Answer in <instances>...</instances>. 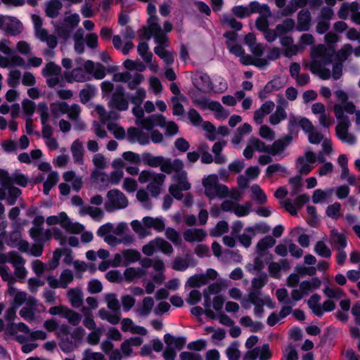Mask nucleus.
<instances>
[{
  "instance_id": "69168bd1",
  "label": "nucleus",
  "mask_w": 360,
  "mask_h": 360,
  "mask_svg": "<svg viewBox=\"0 0 360 360\" xmlns=\"http://www.w3.org/2000/svg\"><path fill=\"white\" fill-rule=\"evenodd\" d=\"M21 73L18 70H15L9 73L8 84L12 88L16 87L20 84Z\"/></svg>"
},
{
  "instance_id": "de8ad7c7",
  "label": "nucleus",
  "mask_w": 360,
  "mask_h": 360,
  "mask_svg": "<svg viewBox=\"0 0 360 360\" xmlns=\"http://www.w3.org/2000/svg\"><path fill=\"white\" fill-rule=\"evenodd\" d=\"M302 177L300 175H296L290 178L289 184L292 186L291 195H295L299 193L302 189V184L301 183Z\"/></svg>"
},
{
  "instance_id": "aec40b11",
  "label": "nucleus",
  "mask_w": 360,
  "mask_h": 360,
  "mask_svg": "<svg viewBox=\"0 0 360 360\" xmlns=\"http://www.w3.org/2000/svg\"><path fill=\"white\" fill-rule=\"evenodd\" d=\"M264 256L257 255L253 261V264L248 263L245 265L246 270L250 274H254V271H257L258 274L263 272L264 269V262L262 259Z\"/></svg>"
},
{
  "instance_id": "a878e982",
  "label": "nucleus",
  "mask_w": 360,
  "mask_h": 360,
  "mask_svg": "<svg viewBox=\"0 0 360 360\" xmlns=\"http://www.w3.org/2000/svg\"><path fill=\"white\" fill-rule=\"evenodd\" d=\"M96 88L91 84H86L85 88L79 91L81 103L85 104L90 101L95 94Z\"/></svg>"
},
{
  "instance_id": "f03ea898",
  "label": "nucleus",
  "mask_w": 360,
  "mask_h": 360,
  "mask_svg": "<svg viewBox=\"0 0 360 360\" xmlns=\"http://www.w3.org/2000/svg\"><path fill=\"white\" fill-rule=\"evenodd\" d=\"M333 111L335 116L338 121V124L335 127V133L338 138L340 141H344L345 136L349 133L348 129L351 125L349 118L345 115V112L349 115H352L355 112V105L353 102H349L344 106L339 103L334 105Z\"/></svg>"
},
{
  "instance_id": "774afa93",
  "label": "nucleus",
  "mask_w": 360,
  "mask_h": 360,
  "mask_svg": "<svg viewBox=\"0 0 360 360\" xmlns=\"http://www.w3.org/2000/svg\"><path fill=\"white\" fill-rule=\"evenodd\" d=\"M202 299V294L198 290H192L189 294L188 297L186 299V302L189 305H195L198 304Z\"/></svg>"
},
{
  "instance_id": "ea45409f",
  "label": "nucleus",
  "mask_w": 360,
  "mask_h": 360,
  "mask_svg": "<svg viewBox=\"0 0 360 360\" xmlns=\"http://www.w3.org/2000/svg\"><path fill=\"white\" fill-rule=\"evenodd\" d=\"M296 164L300 167L299 168V172L302 175H307L312 170V167L307 162L304 156H299L296 159Z\"/></svg>"
},
{
  "instance_id": "6ab92c4d",
  "label": "nucleus",
  "mask_w": 360,
  "mask_h": 360,
  "mask_svg": "<svg viewBox=\"0 0 360 360\" xmlns=\"http://www.w3.org/2000/svg\"><path fill=\"white\" fill-rule=\"evenodd\" d=\"M146 271L141 268L127 267L124 271V276L127 282L131 283L135 278H140L146 275Z\"/></svg>"
},
{
  "instance_id": "bf43d9fd",
  "label": "nucleus",
  "mask_w": 360,
  "mask_h": 360,
  "mask_svg": "<svg viewBox=\"0 0 360 360\" xmlns=\"http://www.w3.org/2000/svg\"><path fill=\"white\" fill-rule=\"evenodd\" d=\"M122 158L124 160L135 165H140L142 161L139 154L132 152L126 151L122 153Z\"/></svg>"
},
{
  "instance_id": "393cba45",
  "label": "nucleus",
  "mask_w": 360,
  "mask_h": 360,
  "mask_svg": "<svg viewBox=\"0 0 360 360\" xmlns=\"http://www.w3.org/2000/svg\"><path fill=\"white\" fill-rule=\"evenodd\" d=\"M59 179L57 172L51 171L48 175L47 179L43 184V192L45 195H48L51 189L58 183Z\"/></svg>"
},
{
  "instance_id": "4d7b16f0",
  "label": "nucleus",
  "mask_w": 360,
  "mask_h": 360,
  "mask_svg": "<svg viewBox=\"0 0 360 360\" xmlns=\"http://www.w3.org/2000/svg\"><path fill=\"white\" fill-rule=\"evenodd\" d=\"M11 181H12V185L15 184L21 187H26L28 183L27 177L25 174L17 172L12 174Z\"/></svg>"
},
{
  "instance_id": "5fc2aeb1",
  "label": "nucleus",
  "mask_w": 360,
  "mask_h": 360,
  "mask_svg": "<svg viewBox=\"0 0 360 360\" xmlns=\"http://www.w3.org/2000/svg\"><path fill=\"white\" fill-rule=\"evenodd\" d=\"M107 127L109 131H112L113 129H115L112 133L117 140H123L125 138L126 132L122 127L118 126L116 124L108 123Z\"/></svg>"
},
{
  "instance_id": "c756f323",
  "label": "nucleus",
  "mask_w": 360,
  "mask_h": 360,
  "mask_svg": "<svg viewBox=\"0 0 360 360\" xmlns=\"http://www.w3.org/2000/svg\"><path fill=\"white\" fill-rule=\"evenodd\" d=\"M63 318L68 319V322L74 326H77L82 320V316L79 313L68 307H66Z\"/></svg>"
},
{
  "instance_id": "2eb2a0df",
  "label": "nucleus",
  "mask_w": 360,
  "mask_h": 360,
  "mask_svg": "<svg viewBox=\"0 0 360 360\" xmlns=\"http://www.w3.org/2000/svg\"><path fill=\"white\" fill-rule=\"evenodd\" d=\"M13 230L6 237V244L11 248L17 247V244L21 240L22 235L20 230V224L15 221L13 224Z\"/></svg>"
},
{
  "instance_id": "a18cd8bd",
  "label": "nucleus",
  "mask_w": 360,
  "mask_h": 360,
  "mask_svg": "<svg viewBox=\"0 0 360 360\" xmlns=\"http://www.w3.org/2000/svg\"><path fill=\"white\" fill-rule=\"evenodd\" d=\"M22 108L23 113L31 117L35 112L36 110V104L34 101L25 98L22 102Z\"/></svg>"
},
{
  "instance_id": "4be33fe9",
  "label": "nucleus",
  "mask_w": 360,
  "mask_h": 360,
  "mask_svg": "<svg viewBox=\"0 0 360 360\" xmlns=\"http://www.w3.org/2000/svg\"><path fill=\"white\" fill-rule=\"evenodd\" d=\"M62 6L63 5L60 0H51L48 4L45 10L46 15L51 18H56Z\"/></svg>"
},
{
  "instance_id": "58836bf2",
  "label": "nucleus",
  "mask_w": 360,
  "mask_h": 360,
  "mask_svg": "<svg viewBox=\"0 0 360 360\" xmlns=\"http://www.w3.org/2000/svg\"><path fill=\"white\" fill-rule=\"evenodd\" d=\"M155 242L156 243V248L164 254H170L174 250L172 245L162 238H156Z\"/></svg>"
},
{
  "instance_id": "6e6552de",
  "label": "nucleus",
  "mask_w": 360,
  "mask_h": 360,
  "mask_svg": "<svg viewBox=\"0 0 360 360\" xmlns=\"http://www.w3.org/2000/svg\"><path fill=\"white\" fill-rule=\"evenodd\" d=\"M311 22V13L307 9H302L297 13L296 30L298 32H305L310 29Z\"/></svg>"
},
{
  "instance_id": "9d476101",
  "label": "nucleus",
  "mask_w": 360,
  "mask_h": 360,
  "mask_svg": "<svg viewBox=\"0 0 360 360\" xmlns=\"http://www.w3.org/2000/svg\"><path fill=\"white\" fill-rule=\"evenodd\" d=\"M276 239L271 236H266L260 239L256 245V253L261 256H265L268 253V249L275 245Z\"/></svg>"
},
{
  "instance_id": "13d9d810",
  "label": "nucleus",
  "mask_w": 360,
  "mask_h": 360,
  "mask_svg": "<svg viewBox=\"0 0 360 360\" xmlns=\"http://www.w3.org/2000/svg\"><path fill=\"white\" fill-rule=\"evenodd\" d=\"M323 293L330 299L338 300L344 295V292L342 289L337 288L333 289L326 285L323 289Z\"/></svg>"
},
{
  "instance_id": "423d86ee",
  "label": "nucleus",
  "mask_w": 360,
  "mask_h": 360,
  "mask_svg": "<svg viewBox=\"0 0 360 360\" xmlns=\"http://www.w3.org/2000/svg\"><path fill=\"white\" fill-rule=\"evenodd\" d=\"M314 60L320 59V62L323 65H329L335 59V50L333 47H326L323 44L318 45L314 49L311 53Z\"/></svg>"
},
{
  "instance_id": "c9c22d12",
  "label": "nucleus",
  "mask_w": 360,
  "mask_h": 360,
  "mask_svg": "<svg viewBox=\"0 0 360 360\" xmlns=\"http://www.w3.org/2000/svg\"><path fill=\"white\" fill-rule=\"evenodd\" d=\"M8 196L7 198V204L8 205H14L16 203L18 198L22 194V191L18 187L10 186L7 188Z\"/></svg>"
},
{
  "instance_id": "9b49d317",
  "label": "nucleus",
  "mask_w": 360,
  "mask_h": 360,
  "mask_svg": "<svg viewBox=\"0 0 360 360\" xmlns=\"http://www.w3.org/2000/svg\"><path fill=\"white\" fill-rule=\"evenodd\" d=\"M283 86L282 82L278 78L269 81L264 87L259 91V98L262 100L265 99L268 94L278 91Z\"/></svg>"
},
{
  "instance_id": "7c9ffc66",
  "label": "nucleus",
  "mask_w": 360,
  "mask_h": 360,
  "mask_svg": "<svg viewBox=\"0 0 360 360\" xmlns=\"http://www.w3.org/2000/svg\"><path fill=\"white\" fill-rule=\"evenodd\" d=\"M149 46L147 42H140L137 47V51L143 60L148 63H150L153 58V53L148 51Z\"/></svg>"
},
{
  "instance_id": "c85d7f7f",
  "label": "nucleus",
  "mask_w": 360,
  "mask_h": 360,
  "mask_svg": "<svg viewBox=\"0 0 360 360\" xmlns=\"http://www.w3.org/2000/svg\"><path fill=\"white\" fill-rule=\"evenodd\" d=\"M61 73V68L53 62L48 63L42 70L44 77L58 76Z\"/></svg>"
},
{
  "instance_id": "0e129e2a",
  "label": "nucleus",
  "mask_w": 360,
  "mask_h": 360,
  "mask_svg": "<svg viewBox=\"0 0 360 360\" xmlns=\"http://www.w3.org/2000/svg\"><path fill=\"white\" fill-rule=\"evenodd\" d=\"M189 266L188 260L181 257L174 259L172 268L176 271H184L188 269Z\"/></svg>"
},
{
  "instance_id": "79ce46f5",
  "label": "nucleus",
  "mask_w": 360,
  "mask_h": 360,
  "mask_svg": "<svg viewBox=\"0 0 360 360\" xmlns=\"http://www.w3.org/2000/svg\"><path fill=\"white\" fill-rule=\"evenodd\" d=\"M60 288H66L68 284L70 283L74 279L72 271L68 269H64L60 274Z\"/></svg>"
},
{
  "instance_id": "6e6d98bb",
  "label": "nucleus",
  "mask_w": 360,
  "mask_h": 360,
  "mask_svg": "<svg viewBox=\"0 0 360 360\" xmlns=\"http://www.w3.org/2000/svg\"><path fill=\"white\" fill-rule=\"evenodd\" d=\"M146 97V91L143 88H139L134 96L129 98L134 105H141Z\"/></svg>"
},
{
  "instance_id": "3c124183",
  "label": "nucleus",
  "mask_w": 360,
  "mask_h": 360,
  "mask_svg": "<svg viewBox=\"0 0 360 360\" xmlns=\"http://www.w3.org/2000/svg\"><path fill=\"white\" fill-rule=\"evenodd\" d=\"M8 263L12 264L14 266H23L25 260L18 252L11 250L8 252Z\"/></svg>"
},
{
  "instance_id": "338daca9",
  "label": "nucleus",
  "mask_w": 360,
  "mask_h": 360,
  "mask_svg": "<svg viewBox=\"0 0 360 360\" xmlns=\"http://www.w3.org/2000/svg\"><path fill=\"white\" fill-rule=\"evenodd\" d=\"M106 279L111 283H122L123 277L118 270H110L105 274Z\"/></svg>"
},
{
  "instance_id": "5701e85b",
  "label": "nucleus",
  "mask_w": 360,
  "mask_h": 360,
  "mask_svg": "<svg viewBox=\"0 0 360 360\" xmlns=\"http://www.w3.org/2000/svg\"><path fill=\"white\" fill-rule=\"evenodd\" d=\"M330 237L333 242L339 245L338 250L345 249L347 245L346 236L340 233L337 229H333L330 231Z\"/></svg>"
},
{
  "instance_id": "4468645a",
  "label": "nucleus",
  "mask_w": 360,
  "mask_h": 360,
  "mask_svg": "<svg viewBox=\"0 0 360 360\" xmlns=\"http://www.w3.org/2000/svg\"><path fill=\"white\" fill-rule=\"evenodd\" d=\"M51 116L58 119L61 114H66L70 110V105L65 101H56L50 104Z\"/></svg>"
},
{
  "instance_id": "412c9836",
  "label": "nucleus",
  "mask_w": 360,
  "mask_h": 360,
  "mask_svg": "<svg viewBox=\"0 0 360 360\" xmlns=\"http://www.w3.org/2000/svg\"><path fill=\"white\" fill-rule=\"evenodd\" d=\"M295 27V22L292 18L285 19L281 24H278L276 26V30L279 36L286 34L290 31H292Z\"/></svg>"
},
{
  "instance_id": "a211bd4d",
  "label": "nucleus",
  "mask_w": 360,
  "mask_h": 360,
  "mask_svg": "<svg viewBox=\"0 0 360 360\" xmlns=\"http://www.w3.org/2000/svg\"><path fill=\"white\" fill-rule=\"evenodd\" d=\"M70 303L75 308H79L83 303V293L79 289L71 288L68 292Z\"/></svg>"
},
{
  "instance_id": "e2e57ef3",
  "label": "nucleus",
  "mask_w": 360,
  "mask_h": 360,
  "mask_svg": "<svg viewBox=\"0 0 360 360\" xmlns=\"http://www.w3.org/2000/svg\"><path fill=\"white\" fill-rule=\"evenodd\" d=\"M35 311V308H29L24 307L20 310L19 314L25 321H32L34 319Z\"/></svg>"
},
{
  "instance_id": "dca6fc26",
  "label": "nucleus",
  "mask_w": 360,
  "mask_h": 360,
  "mask_svg": "<svg viewBox=\"0 0 360 360\" xmlns=\"http://www.w3.org/2000/svg\"><path fill=\"white\" fill-rule=\"evenodd\" d=\"M71 153L74 162L78 164H83L84 162V148L82 143L77 139L72 143Z\"/></svg>"
},
{
  "instance_id": "2f4dec72",
  "label": "nucleus",
  "mask_w": 360,
  "mask_h": 360,
  "mask_svg": "<svg viewBox=\"0 0 360 360\" xmlns=\"http://www.w3.org/2000/svg\"><path fill=\"white\" fill-rule=\"evenodd\" d=\"M314 252L319 256L323 258H330L332 255L330 249L322 240H319L316 243Z\"/></svg>"
},
{
  "instance_id": "8fccbe9b",
  "label": "nucleus",
  "mask_w": 360,
  "mask_h": 360,
  "mask_svg": "<svg viewBox=\"0 0 360 360\" xmlns=\"http://www.w3.org/2000/svg\"><path fill=\"white\" fill-rule=\"evenodd\" d=\"M251 208L252 203L248 201L244 205H238L233 212L237 217H242L248 215L251 211Z\"/></svg>"
},
{
  "instance_id": "680f3d73",
  "label": "nucleus",
  "mask_w": 360,
  "mask_h": 360,
  "mask_svg": "<svg viewBox=\"0 0 360 360\" xmlns=\"http://www.w3.org/2000/svg\"><path fill=\"white\" fill-rule=\"evenodd\" d=\"M231 11L236 17L240 19H244L250 16L248 8L243 5L233 6Z\"/></svg>"
},
{
  "instance_id": "f704fd0d",
  "label": "nucleus",
  "mask_w": 360,
  "mask_h": 360,
  "mask_svg": "<svg viewBox=\"0 0 360 360\" xmlns=\"http://www.w3.org/2000/svg\"><path fill=\"white\" fill-rule=\"evenodd\" d=\"M229 231V224L224 221L221 220L217 222L215 228L214 229L210 230V236L213 237H219L224 233H226Z\"/></svg>"
},
{
  "instance_id": "39448f33",
  "label": "nucleus",
  "mask_w": 360,
  "mask_h": 360,
  "mask_svg": "<svg viewBox=\"0 0 360 360\" xmlns=\"http://www.w3.org/2000/svg\"><path fill=\"white\" fill-rule=\"evenodd\" d=\"M193 103L203 110L209 108L214 111L216 112V118L218 120L226 119L229 115L228 111L223 108L219 101H212L209 102L207 98L202 97L193 99Z\"/></svg>"
},
{
  "instance_id": "f3484780",
  "label": "nucleus",
  "mask_w": 360,
  "mask_h": 360,
  "mask_svg": "<svg viewBox=\"0 0 360 360\" xmlns=\"http://www.w3.org/2000/svg\"><path fill=\"white\" fill-rule=\"evenodd\" d=\"M124 258V266H127L131 263H134L141 259V253L135 249H127L122 252Z\"/></svg>"
},
{
  "instance_id": "052dcab7",
  "label": "nucleus",
  "mask_w": 360,
  "mask_h": 360,
  "mask_svg": "<svg viewBox=\"0 0 360 360\" xmlns=\"http://www.w3.org/2000/svg\"><path fill=\"white\" fill-rule=\"evenodd\" d=\"M237 345L236 342H233L226 349V353L229 360H239L240 352L238 349Z\"/></svg>"
},
{
  "instance_id": "cd10ccee",
  "label": "nucleus",
  "mask_w": 360,
  "mask_h": 360,
  "mask_svg": "<svg viewBox=\"0 0 360 360\" xmlns=\"http://www.w3.org/2000/svg\"><path fill=\"white\" fill-rule=\"evenodd\" d=\"M287 117V113L285 110V109L278 105L276 107V110L275 112L272 113L269 116V122L272 125H277L282 120H285Z\"/></svg>"
},
{
  "instance_id": "72a5a7b5",
  "label": "nucleus",
  "mask_w": 360,
  "mask_h": 360,
  "mask_svg": "<svg viewBox=\"0 0 360 360\" xmlns=\"http://www.w3.org/2000/svg\"><path fill=\"white\" fill-rule=\"evenodd\" d=\"M268 282V276L266 272H262L259 274L258 277L254 278L252 280V287L253 288V290H258L260 292V290Z\"/></svg>"
},
{
  "instance_id": "ddd939ff",
  "label": "nucleus",
  "mask_w": 360,
  "mask_h": 360,
  "mask_svg": "<svg viewBox=\"0 0 360 360\" xmlns=\"http://www.w3.org/2000/svg\"><path fill=\"white\" fill-rule=\"evenodd\" d=\"M218 184V176L214 174H210L202 179V185L205 188V194L211 200L213 199L212 190Z\"/></svg>"
},
{
  "instance_id": "864d4df0",
  "label": "nucleus",
  "mask_w": 360,
  "mask_h": 360,
  "mask_svg": "<svg viewBox=\"0 0 360 360\" xmlns=\"http://www.w3.org/2000/svg\"><path fill=\"white\" fill-rule=\"evenodd\" d=\"M106 302L108 307L114 312L120 311V305L118 300L117 299L116 295L110 293L106 296Z\"/></svg>"
},
{
  "instance_id": "bb28decb",
  "label": "nucleus",
  "mask_w": 360,
  "mask_h": 360,
  "mask_svg": "<svg viewBox=\"0 0 360 360\" xmlns=\"http://www.w3.org/2000/svg\"><path fill=\"white\" fill-rule=\"evenodd\" d=\"M221 23L228 25L235 31H240L243 27L241 22L238 21L234 17L228 13L223 14Z\"/></svg>"
},
{
  "instance_id": "49530a36",
  "label": "nucleus",
  "mask_w": 360,
  "mask_h": 360,
  "mask_svg": "<svg viewBox=\"0 0 360 360\" xmlns=\"http://www.w3.org/2000/svg\"><path fill=\"white\" fill-rule=\"evenodd\" d=\"M37 112L40 115L41 123L46 124L49 121V107L46 102H40L37 105Z\"/></svg>"
},
{
  "instance_id": "f257e3e1",
  "label": "nucleus",
  "mask_w": 360,
  "mask_h": 360,
  "mask_svg": "<svg viewBox=\"0 0 360 360\" xmlns=\"http://www.w3.org/2000/svg\"><path fill=\"white\" fill-rule=\"evenodd\" d=\"M142 162L145 165L151 167H160V170L167 174L173 172V170L179 171L184 168V162L179 158L173 160L169 158L162 155L155 156L149 152L142 153Z\"/></svg>"
},
{
  "instance_id": "f8f14e48",
  "label": "nucleus",
  "mask_w": 360,
  "mask_h": 360,
  "mask_svg": "<svg viewBox=\"0 0 360 360\" xmlns=\"http://www.w3.org/2000/svg\"><path fill=\"white\" fill-rule=\"evenodd\" d=\"M309 70L312 74L317 75L323 80L328 79L331 76L330 70L323 68L321 63L318 60H313L309 66Z\"/></svg>"
},
{
  "instance_id": "0eeeda50",
  "label": "nucleus",
  "mask_w": 360,
  "mask_h": 360,
  "mask_svg": "<svg viewBox=\"0 0 360 360\" xmlns=\"http://www.w3.org/2000/svg\"><path fill=\"white\" fill-rule=\"evenodd\" d=\"M22 28V22L15 17L5 16L4 23V30L7 34L10 36H16L19 34Z\"/></svg>"
},
{
  "instance_id": "09e8293b",
  "label": "nucleus",
  "mask_w": 360,
  "mask_h": 360,
  "mask_svg": "<svg viewBox=\"0 0 360 360\" xmlns=\"http://www.w3.org/2000/svg\"><path fill=\"white\" fill-rule=\"evenodd\" d=\"M305 158L307 162L309 164H314L316 161L319 163H325L326 158L322 152H319L318 155L316 156L315 153L311 150H308L305 152Z\"/></svg>"
},
{
  "instance_id": "20e7f679",
  "label": "nucleus",
  "mask_w": 360,
  "mask_h": 360,
  "mask_svg": "<svg viewBox=\"0 0 360 360\" xmlns=\"http://www.w3.org/2000/svg\"><path fill=\"white\" fill-rule=\"evenodd\" d=\"M108 202L105 203V209L111 212L114 210L124 209L128 205V199L125 195L118 189H111L107 193Z\"/></svg>"
},
{
  "instance_id": "603ef678",
  "label": "nucleus",
  "mask_w": 360,
  "mask_h": 360,
  "mask_svg": "<svg viewBox=\"0 0 360 360\" xmlns=\"http://www.w3.org/2000/svg\"><path fill=\"white\" fill-rule=\"evenodd\" d=\"M165 236L176 245L181 244L182 241L179 233L174 228L172 227H168L166 229Z\"/></svg>"
},
{
  "instance_id": "37998d69",
  "label": "nucleus",
  "mask_w": 360,
  "mask_h": 360,
  "mask_svg": "<svg viewBox=\"0 0 360 360\" xmlns=\"http://www.w3.org/2000/svg\"><path fill=\"white\" fill-rule=\"evenodd\" d=\"M72 30H73L67 24L58 25L56 27V32L58 37L63 40H67L70 38Z\"/></svg>"
},
{
  "instance_id": "b1692460",
  "label": "nucleus",
  "mask_w": 360,
  "mask_h": 360,
  "mask_svg": "<svg viewBox=\"0 0 360 360\" xmlns=\"http://www.w3.org/2000/svg\"><path fill=\"white\" fill-rule=\"evenodd\" d=\"M207 283V276L203 274H194L188 278L186 285L190 288H200Z\"/></svg>"
},
{
  "instance_id": "4c0bfd02",
  "label": "nucleus",
  "mask_w": 360,
  "mask_h": 360,
  "mask_svg": "<svg viewBox=\"0 0 360 360\" xmlns=\"http://www.w3.org/2000/svg\"><path fill=\"white\" fill-rule=\"evenodd\" d=\"M341 204L335 202L327 207L326 214L333 219H338L340 217Z\"/></svg>"
},
{
  "instance_id": "1a4fd4ad",
  "label": "nucleus",
  "mask_w": 360,
  "mask_h": 360,
  "mask_svg": "<svg viewBox=\"0 0 360 360\" xmlns=\"http://www.w3.org/2000/svg\"><path fill=\"white\" fill-rule=\"evenodd\" d=\"M261 292L258 290H252L248 295V302L255 305L254 314L257 318H262L264 313V302L259 297Z\"/></svg>"
},
{
  "instance_id": "e433bc0d",
  "label": "nucleus",
  "mask_w": 360,
  "mask_h": 360,
  "mask_svg": "<svg viewBox=\"0 0 360 360\" xmlns=\"http://www.w3.org/2000/svg\"><path fill=\"white\" fill-rule=\"evenodd\" d=\"M251 191L255 195V200L259 204H264L267 201V197L264 191L257 184L251 186Z\"/></svg>"
},
{
  "instance_id": "473e14b6",
  "label": "nucleus",
  "mask_w": 360,
  "mask_h": 360,
  "mask_svg": "<svg viewBox=\"0 0 360 360\" xmlns=\"http://www.w3.org/2000/svg\"><path fill=\"white\" fill-rule=\"evenodd\" d=\"M154 52L160 58L163 59L167 65H170L174 62V58L172 54L167 51L164 46H156L154 48Z\"/></svg>"
},
{
  "instance_id": "a19ab883",
  "label": "nucleus",
  "mask_w": 360,
  "mask_h": 360,
  "mask_svg": "<svg viewBox=\"0 0 360 360\" xmlns=\"http://www.w3.org/2000/svg\"><path fill=\"white\" fill-rule=\"evenodd\" d=\"M248 143L250 145L254 148V151H258L260 153H267L268 150L266 146L263 141H262L260 139L256 137H250L248 140Z\"/></svg>"
},
{
  "instance_id": "7ed1b4c3",
  "label": "nucleus",
  "mask_w": 360,
  "mask_h": 360,
  "mask_svg": "<svg viewBox=\"0 0 360 360\" xmlns=\"http://www.w3.org/2000/svg\"><path fill=\"white\" fill-rule=\"evenodd\" d=\"M129 96L126 94L122 85H117L108 101V105L111 109L125 111L129 108Z\"/></svg>"
},
{
  "instance_id": "c03bdc74",
  "label": "nucleus",
  "mask_w": 360,
  "mask_h": 360,
  "mask_svg": "<svg viewBox=\"0 0 360 360\" xmlns=\"http://www.w3.org/2000/svg\"><path fill=\"white\" fill-rule=\"evenodd\" d=\"M154 306V300L151 297H146L143 300V306L139 309V312L141 316L148 315Z\"/></svg>"
}]
</instances>
